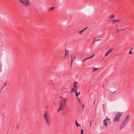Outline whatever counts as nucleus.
<instances>
[{
    "mask_svg": "<svg viewBox=\"0 0 134 134\" xmlns=\"http://www.w3.org/2000/svg\"><path fill=\"white\" fill-rule=\"evenodd\" d=\"M77 82H74V86L75 87H77Z\"/></svg>",
    "mask_w": 134,
    "mask_h": 134,
    "instance_id": "nucleus-14",
    "label": "nucleus"
},
{
    "mask_svg": "<svg viewBox=\"0 0 134 134\" xmlns=\"http://www.w3.org/2000/svg\"><path fill=\"white\" fill-rule=\"evenodd\" d=\"M115 16L114 14H111L109 16V18L110 19H112L115 17Z\"/></svg>",
    "mask_w": 134,
    "mask_h": 134,
    "instance_id": "nucleus-11",
    "label": "nucleus"
},
{
    "mask_svg": "<svg viewBox=\"0 0 134 134\" xmlns=\"http://www.w3.org/2000/svg\"><path fill=\"white\" fill-rule=\"evenodd\" d=\"M116 28H117L119 26L117 24H116Z\"/></svg>",
    "mask_w": 134,
    "mask_h": 134,
    "instance_id": "nucleus-28",
    "label": "nucleus"
},
{
    "mask_svg": "<svg viewBox=\"0 0 134 134\" xmlns=\"http://www.w3.org/2000/svg\"><path fill=\"white\" fill-rule=\"evenodd\" d=\"M113 49H110L106 53L105 55V57L106 56L108 55L112 51Z\"/></svg>",
    "mask_w": 134,
    "mask_h": 134,
    "instance_id": "nucleus-6",
    "label": "nucleus"
},
{
    "mask_svg": "<svg viewBox=\"0 0 134 134\" xmlns=\"http://www.w3.org/2000/svg\"><path fill=\"white\" fill-rule=\"evenodd\" d=\"M106 120H107V121H108V122H109V121H110L109 119V118H107V117H106Z\"/></svg>",
    "mask_w": 134,
    "mask_h": 134,
    "instance_id": "nucleus-27",
    "label": "nucleus"
},
{
    "mask_svg": "<svg viewBox=\"0 0 134 134\" xmlns=\"http://www.w3.org/2000/svg\"><path fill=\"white\" fill-rule=\"evenodd\" d=\"M75 124L76 125V126L77 127H78V126H79L80 127L81 126L79 124H78L77 123V122L76 121H75Z\"/></svg>",
    "mask_w": 134,
    "mask_h": 134,
    "instance_id": "nucleus-16",
    "label": "nucleus"
},
{
    "mask_svg": "<svg viewBox=\"0 0 134 134\" xmlns=\"http://www.w3.org/2000/svg\"><path fill=\"white\" fill-rule=\"evenodd\" d=\"M103 122L104 125L105 126H107V123H108V121L106 120V118L104 119L103 121Z\"/></svg>",
    "mask_w": 134,
    "mask_h": 134,
    "instance_id": "nucleus-9",
    "label": "nucleus"
},
{
    "mask_svg": "<svg viewBox=\"0 0 134 134\" xmlns=\"http://www.w3.org/2000/svg\"><path fill=\"white\" fill-rule=\"evenodd\" d=\"M113 21L114 22H116V20H113Z\"/></svg>",
    "mask_w": 134,
    "mask_h": 134,
    "instance_id": "nucleus-33",
    "label": "nucleus"
},
{
    "mask_svg": "<svg viewBox=\"0 0 134 134\" xmlns=\"http://www.w3.org/2000/svg\"><path fill=\"white\" fill-rule=\"evenodd\" d=\"M79 100V103H81V101L80 99L79 100Z\"/></svg>",
    "mask_w": 134,
    "mask_h": 134,
    "instance_id": "nucleus-31",
    "label": "nucleus"
},
{
    "mask_svg": "<svg viewBox=\"0 0 134 134\" xmlns=\"http://www.w3.org/2000/svg\"><path fill=\"white\" fill-rule=\"evenodd\" d=\"M43 119L47 123V125L49 126L51 123L50 119L48 112L47 111H44Z\"/></svg>",
    "mask_w": 134,
    "mask_h": 134,
    "instance_id": "nucleus-1",
    "label": "nucleus"
},
{
    "mask_svg": "<svg viewBox=\"0 0 134 134\" xmlns=\"http://www.w3.org/2000/svg\"><path fill=\"white\" fill-rule=\"evenodd\" d=\"M83 108L84 107V105H83L82 106Z\"/></svg>",
    "mask_w": 134,
    "mask_h": 134,
    "instance_id": "nucleus-36",
    "label": "nucleus"
},
{
    "mask_svg": "<svg viewBox=\"0 0 134 134\" xmlns=\"http://www.w3.org/2000/svg\"><path fill=\"white\" fill-rule=\"evenodd\" d=\"M73 60L74 59H72V58H71V64H70V66H71L72 65V63L73 62Z\"/></svg>",
    "mask_w": 134,
    "mask_h": 134,
    "instance_id": "nucleus-24",
    "label": "nucleus"
},
{
    "mask_svg": "<svg viewBox=\"0 0 134 134\" xmlns=\"http://www.w3.org/2000/svg\"><path fill=\"white\" fill-rule=\"evenodd\" d=\"M115 91L113 93H114V92H115Z\"/></svg>",
    "mask_w": 134,
    "mask_h": 134,
    "instance_id": "nucleus-41",
    "label": "nucleus"
},
{
    "mask_svg": "<svg viewBox=\"0 0 134 134\" xmlns=\"http://www.w3.org/2000/svg\"><path fill=\"white\" fill-rule=\"evenodd\" d=\"M8 84V83L7 82H6L5 83V84H4V85H3V86L2 87V88H3L4 87L7 85Z\"/></svg>",
    "mask_w": 134,
    "mask_h": 134,
    "instance_id": "nucleus-19",
    "label": "nucleus"
},
{
    "mask_svg": "<svg viewBox=\"0 0 134 134\" xmlns=\"http://www.w3.org/2000/svg\"><path fill=\"white\" fill-rule=\"evenodd\" d=\"M54 8V7H50L49 8H48V12H50L52 11Z\"/></svg>",
    "mask_w": 134,
    "mask_h": 134,
    "instance_id": "nucleus-8",
    "label": "nucleus"
},
{
    "mask_svg": "<svg viewBox=\"0 0 134 134\" xmlns=\"http://www.w3.org/2000/svg\"><path fill=\"white\" fill-rule=\"evenodd\" d=\"M92 124V121H91L90 122V126H91V124Z\"/></svg>",
    "mask_w": 134,
    "mask_h": 134,
    "instance_id": "nucleus-35",
    "label": "nucleus"
},
{
    "mask_svg": "<svg viewBox=\"0 0 134 134\" xmlns=\"http://www.w3.org/2000/svg\"><path fill=\"white\" fill-rule=\"evenodd\" d=\"M132 53L131 52V51H129V54H131Z\"/></svg>",
    "mask_w": 134,
    "mask_h": 134,
    "instance_id": "nucleus-32",
    "label": "nucleus"
},
{
    "mask_svg": "<svg viewBox=\"0 0 134 134\" xmlns=\"http://www.w3.org/2000/svg\"><path fill=\"white\" fill-rule=\"evenodd\" d=\"M77 99H78V100H79V99H80V98L78 97V96H77Z\"/></svg>",
    "mask_w": 134,
    "mask_h": 134,
    "instance_id": "nucleus-34",
    "label": "nucleus"
},
{
    "mask_svg": "<svg viewBox=\"0 0 134 134\" xmlns=\"http://www.w3.org/2000/svg\"><path fill=\"white\" fill-rule=\"evenodd\" d=\"M19 1L20 3L26 6H28L30 4L29 0H19Z\"/></svg>",
    "mask_w": 134,
    "mask_h": 134,
    "instance_id": "nucleus-3",
    "label": "nucleus"
},
{
    "mask_svg": "<svg viewBox=\"0 0 134 134\" xmlns=\"http://www.w3.org/2000/svg\"><path fill=\"white\" fill-rule=\"evenodd\" d=\"M80 134H83V129H81V130Z\"/></svg>",
    "mask_w": 134,
    "mask_h": 134,
    "instance_id": "nucleus-21",
    "label": "nucleus"
},
{
    "mask_svg": "<svg viewBox=\"0 0 134 134\" xmlns=\"http://www.w3.org/2000/svg\"><path fill=\"white\" fill-rule=\"evenodd\" d=\"M72 59H76V57L75 55H74L72 57Z\"/></svg>",
    "mask_w": 134,
    "mask_h": 134,
    "instance_id": "nucleus-23",
    "label": "nucleus"
},
{
    "mask_svg": "<svg viewBox=\"0 0 134 134\" xmlns=\"http://www.w3.org/2000/svg\"><path fill=\"white\" fill-rule=\"evenodd\" d=\"M94 56V54H93L92 55L91 57H89V58H88V59H90L92 57H93Z\"/></svg>",
    "mask_w": 134,
    "mask_h": 134,
    "instance_id": "nucleus-22",
    "label": "nucleus"
},
{
    "mask_svg": "<svg viewBox=\"0 0 134 134\" xmlns=\"http://www.w3.org/2000/svg\"><path fill=\"white\" fill-rule=\"evenodd\" d=\"M88 59V58H86L84 59H83L82 60V62H84V61H85L86 60H87V59Z\"/></svg>",
    "mask_w": 134,
    "mask_h": 134,
    "instance_id": "nucleus-26",
    "label": "nucleus"
},
{
    "mask_svg": "<svg viewBox=\"0 0 134 134\" xmlns=\"http://www.w3.org/2000/svg\"><path fill=\"white\" fill-rule=\"evenodd\" d=\"M99 68H94L93 69V71H95L97 69H98Z\"/></svg>",
    "mask_w": 134,
    "mask_h": 134,
    "instance_id": "nucleus-17",
    "label": "nucleus"
},
{
    "mask_svg": "<svg viewBox=\"0 0 134 134\" xmlns=\"http://www.w3.org/2000/svg\"><path fill=\"white\" fill-rule=\"evenodd\" d=\"M75 95L76 97H77L80 94V93L79 91L77 92L76 91V92H75Z\"/></svg>",
    "mask_w": 134,
    "mask_h": 134,
    "instance_id": "nucleus-13",
    "label": "nucleus"
},
{
    "mask_svg": "<svg viewBox=\"0 0 134 134\" xmlns=\"http://www.w3.org/2000/svg\"><path fill=\"white\" fill-rule=\"evenodd\" d=\"M100 40H97L96 41H95V39H94V41H100Z\"/></svg>",
    "mask_w": 134,
    "mask_h": 134,
    "instance_id": "nucleus-29",
    "label": "nucleus"
},
{
    "mask_svg": "<svg viewBox=\"0 0 134 134\" xmlns=\"http://www.w3.org/2000/svg\"><path fill=\"white\" fill-rule=\"evenodd\" d=\"M71 92H73V91H74L75 92H76L77 91V89L76 88H73L71 89Z\"/></svg>",
    "mask_w": 134,
    "mask_h": 134,
    "instance_id": "nucleus-15",
    "label": "nucleus"
},
{
    "mask_svg": "<svg viewBox=\"0 0 134 134\" xmlns=\"http://www.w3.org/2000/svg\"><path fill=\"white\" fill-rule=\"evenodd\" d=\"M60 98L61 99H62L61 100H62V99H64V98H63L62 96L60 97Z\"/></svg>",
    "mask_w": 134,
    "mask_h": 134,
    "instance_id": "nucleus-30",
    "label": "nucleus"
},
{
    "mask_svg": "<svg viewBox=\"0 0 134 134\" xmlns=\"http://www.w3.org/2000/svg\"><path fill=\"white\" fill-rule=\"evenodd\" d=\"M9 85V83H8V85Z\"/></svg>",
    "mask_w": 134,
    "mask_h": 134,
    "instance_id": "nucleus-37",
    "label": "nucleus"
},
{
    "mask_svg": "<svg viewBox=\"0 0 134 134\" xmlns=\"http://www.w3.org/2000/svg\"><path fill=\"white\" fill-rule=\"evenodd\" d=\"M114 22H113V24H114Z\"/></svg>",
    "mask_w": 134,
    "mask_h": 134,
    "instance_id": "nucleus-39",
    "label": "nucleus"
},
{
    "mask_svg": "<svg viewBox=\"0 0 134 134\" xmlns=\"http://www.w3.org/2000/svg\"><path fill=\"white\" fill-rule=\"evenodd\" d=\"M122 123L125 126L126 125H127V123L124 122V121H123L122 122Z\"/></svg>",
    "mask_w": 134,
    "mask_h": 134,
    "instance_id": "nucleus-18",
    "label": "nucleus"
},
{
    "mask_svg": "<svg viewBox=\"0 0 134 134\" xmlns=\"http://www.w3.org/2000/svg\"><path fill=\"white\" fill-rule=\"evenodd\" d=\"M125 30V29H118L117 28V29H116L117 31H122V30Z\"/></svg>",
    "mask_w": 134,
    "mask_h": 134,
    "instance_id": "nucleus-20",
    "label": "nucleus"
},
{
    "mask_svg": "<svg viewBox=\"0 0 134 134\" xmlns=\"http://www.w3.org/2000/svg\"><path fill=\"white\" fill-rule=\"evenodd\" d=\"M1 69H0V72H1Z\"/></svg>",
    "mask_w": 134,
    "mask_h": 134,
    "instance_id": "nucleus-40",
    "label": "nucleus"
},
{
    "mask_svg": "<svg viewBox=\"0 0 134 134\" xmlns=\"http://www.w3.org/2000/svg\"><path fill=\"white\" fill-rule=\"evenodd\" d=\"M121 19H119L117 20H116V22H119V21H121Z\"/></svg>",
    "mask_w": 134,
    "mask_h": 134,
    "instance_id": "nucleus-25",
    "label": "nucleus"
},
{
    "mask_svg": "<svg viewBox=\"0 0 134 134\" xmlns=\"http://www.w3.org/2000/svg\"><path fill=\"white\" fill-rule=\"evenodd\" d=\"M69 53V51L68 50H67L66 49H65V55L64 56V58H66L68 55Z\"/></svg>",
    "mask_w": 134,
    "mask_h": 134,
    "instance_id": "nucleus-7",
    "label": "nucleus"
},
{
    "mask_svg": "<svg viewBox=\"0 0 134 134\" xmlns=\"http://www.w3.org/2000/svg\"><path fill=\"white\" fill-rule=\"evenodd\" d=\"M94 103H95V101H94V102H93V104H94Z\"/></svg>",
    "mask_w": 134,
    "mask_h": 134,
    "instance_id": "nucleus-38",
    "label": "nucleus"
},
{
    "mask_svg": "<svg viewBox=\"0 0 134 134\" xmlns=\"http://www.w3.org/2000/svg\"><path fill=\"white\" fill-rule=\"evenodd\" d=\"M87 28V27H86L84 29H82V30L79 31V33L80 34H81Z\"/></svg>",
    "mask_w": 134,
    "mask_h": 134,
    "instance_id": "nucleus-10",
    "label": "nucleus"
},
{
    "mask_svg": "<svg viewBox=\"0 0 134 134\" xmlns=\"http://www.w3.org/2000/svg\"><path fill=\"white\" fill-rule=\"evenodd\" d=\"M66 102V99L64 98L62 99V100H59L60 106L59 109H58V112L60 110H62L65 105Z\"/></svg>",
    "mask_w": 134,
    "mask_h": 134,
    "instance_id": "nucleus-2",
    "label": "nucleus"
},
{
    "mask_svg": "<svg viewBox=\"0 0 134 134\" xmlns=\"http://www.w3.org/2000/svg\"><path fill=\"white\" fill-rule=\"evenodd\" d=\"M130 119V116L128 115L125 118V119L123 121L128 124L129 121Z\"/></svg>",
    "mask_w": 134,
    "mask_h": 134,
    "instance_id": "nucleus-5",
    "label": "nucleus"
},
{
    "mask_svg": "<svg viewBox=\"0 0 134 134\" xmlns=\"http://www.w3.org/2000/svg\"><path fill=\"white\" fill-rule=\"evenodd\" d=\"M121 115V113H118L115 115L113 120V122H118L119 121V119Z\"/></svg>",
    "mask_w": 134,
    "mask_h": 134,
    "instance_id": "nucleus-4",
    "label": "nucleus"
},
{
    "mask_svg": "<svg viewBox=\"0 0 134 134\" xmlns=\"http://www.w3.org/2000/svg\"><path fill=\"white\" fill-rule=\"evenodd\" d=\"M125 126L122 123L120 125V129L121 130L123 129Z\"/></svg>",
    "mask_w": 134,
    "mask_h": 134,
    "instance_id": "nucleus-12",
    "label": "nucleus"
}]
</instances>
